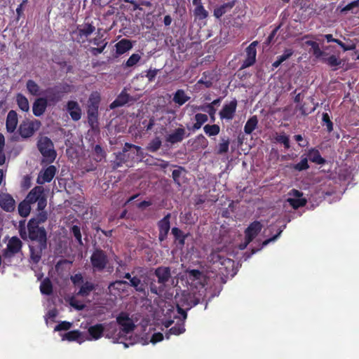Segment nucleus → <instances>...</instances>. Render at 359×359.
Instances as JSON below:
<instances>
[{
  "label": "nucleus",
  "mask_w": 359,
  "mask_h": 359,
  "mask_svg": "<svg viewBox=\"0 0 359 359\" xmlns=\"http://www.w3.org/2000/svg\"><path fill=\"white\" fill-rule=\"evenodd\" d=\"M175 269H172L170 266H160L154 269V274L157 280L151 279L149 283V287L151 293L159 297L163 296L171 287L176 289L177 294L178 291H181V287L178 285V279L182 280L184 276L181 277H172V274H175Z\"/></svg>",
  "instance_id": "obj_1"
},
{
  "label": "nucleus",
  "mask_w": 359,
  "mask_h": 359,
  "mask_svg": "<svg viewBox=\"0 0 359 359\" xmlns=\"http://www.w3.org/2000/svg\"><path fill=\"white\" fill-rule=\"evenodd\" d=\"M138 319L134 320L129 318V316H116V320L104 324V336L106 338L111 339L114 343H123L125 347H128L126 343L123 340L126 339L128 334L133 332Z\"/></svg>",
  "instance_id": "obj_2"
},
{
  "label": "nucleus",
  "mask_w": 359,
  "mask_h": 359,
  "mask_svg": "<svg viewBox=\"0 0 359 359\" xmlns=\"http://www.w3.org/2000/svg\"><path fill=\"white\" fill-rule=\"evenodd\" d=\"M32 223V221H29L27 224V239L31 241L29 245L30 259L37 264L47 249V232L44 227L33 226Z\"/></svg>",
  "instance_id": "obj_3"
},
{
  "label": "nucleus",
  "mask_w": 359,
  "mask_h": 359,
  "mask_svg": "<svg viewBox=\"0 0 359 359\" xmlns=\"http://www.w3.org/2000/svg\"><path fill=\"white\" fill-rule=\"evenodd\" d=\"M186 279L189 287L187 290H183V292H187L188 299L190 302L184 303L182 305L177 304V309L179 314H187V312L193 306L196 305L199 301L200 297H196L197 285H199L201 289L204 287L202 281L204 280V276L202 271L198 269H187L186 271Z\"/></svg>",
  "instance_id": "obj_4"
},
{
  "label": "nucleus",
  "mask_w": 359,
  "mask_h": 359,
  "mask_svg": "<svg viewBox=\"0 0 359 359\" xmlns=\"http://www.w3.org/2000/svg\"><path fill=\"white\" fill-rule=\"evenodd\" d=\"M140 317H142L141 319V321L140 323H137L138 326L141 327V330L143 332H145L147 331V326L149 325V331L148 332L145 333V336L142 337V339H144V344H148L149 342L156 344L158 342H160L163 340L164 336L163 334L158 332H154L150 337L149 333L151 331H154L155 328L153 327L152 325L150 324L151 319L149 318V316H139Z\"/></svg>",
  "instance_id": "obj_5"
},
{
  "label": "nucleus",
  "mask_w": 359,
  "mask_h": 359,
  "mask_svg": "<svg viewBox=\"0 0 359 359\" xmlns=\"http://www.w3.org/2000/svg\"><path fill=\"white\" fill-rule=\"evenodd\" d=\"M37 148L44 157L43 162L46 161L48 163H51L55 161L57 152L54 149L53 142L49 137L46 136L40 137L37 142Z\"/></svg>",
  "instance_id": "obj_6"
},
{
  "label": "nucleus",
  "mask_w": 359,
  "mask_h": 359,
  "mask_svg": "<svg viewBox=\"0 0 359 359\" xmlns=\"http://www.w3.org/2000/svg\"><path fill=\"white\" fill-rule=\"evenodd\" d=\"M210 261L216 265L223 275L228 276L233 271L234 262L229 258H226L219 252H212L209 256Z\"/></svg>",
  "instance_id": "obj_7"
},
{
  "label": "nucleus",
  "mask_w": 359,
  "mask_h": 359,
  "mask_svg": "<svg viewBox=\"0 0 359 359\" xmlns=\"http://www.w3.org/2000/svg\"><path fill=\"white\" fill-rule=\"evenodd\" d=\"M25 198L31 204L37 203V210H43L47 205V196L42 186L34 187Z\"/></svg>",
  "instance_id": "obj_8"
},
{
  "label": "nucleus",
  "mask_w": 359,
  "mask_h": 359,
  "mask_svg": "<svg viewBox=\"0 0 359 359\" xmlns=\"http://www.w3.org/2000/svg\"><path fill=\"white\" fill-rule=\"evenodd\" d=\"M100 102V96L92 94L88 101V122L92 128L98 124V108Z\"/></svg>",
  "instance_id": "obj_9"
},
{
  "label": "nucleus",
  "mask_w": 359,
  "mask_h": 359,
  "mask_svg": "<svg viewBox=\"0 0 359 359\" xmlns=\"http://www.w3.org/2000/svg\"><path fill=\"white\" fill-rule=\"evenodd\" d=\"M41 126V123L39 120H25L20 124L18 132L23 140L28 139L39 130Z\"/></svg>",
  "instance_id": "obj_10"
},
{
  "label": "nucleus",
  "mask_w": 359,
  "mask_h": 359,
  "mask_svg": "<svg viewBox=\"0 0 359 359\" xmlns=\"http://www.w3.org/2000/svg\"><path fill=\"white\" fill-rule=\"evenodd\" d=\"M90 262L95 271H102L106 268L109 260L106 252L96 248L90 256Z\"/></svg>",
  "instance_id": "obj_11"
},
{
  "label": "nucleus",
  "mask_w": 359,
  "mask_h": 359,
  "mask_svg": "<svg viewBox=\"0 0 359 359\" xmlns=\"http://www.w3.org/2000/svg\"><path fill=\"white\" fill-rule=\"evenodd\" d=\"M22 246V243L20 238L16 236L12 237L9 240L6 248L3 250L4 257L8 259L12 258L21 250Z\"/></svg>",
  "instance_id": "obj_12"
},
{
  "label": "nucleus",
  "mask_w": 359,
  "mask_h": 359,
  "mask_svg": "<svg viewBox=\"0 0 359 359\" xmlns=\"http://www.w3.org/2000/svg\"><path fill=\"white\" fill-rule=\"evenodd\" d=\"M137 99L128 94L124 89L109 105L110 109H113L117 107H123L126 104H132L136 102Z\"/></svg>",
  "instance_id": "obj_13"
},
{
  "label": "nucleus",
  "mask_w": 359,
  "mask_h": 359,
  "mask_svg": "<svg viewBox=\"0 0 359 359\" xmlns=\"http://www.w3.org/2000/svg\"><path fill=\"white\" fill-rule=\"evenodd\" d=\"M149 280L147 276L142 275L140 277L137 276H133L130 281L128 282V285L134 287L136 291L145 294L147 286H149Z\"/></svg>",
  "instance_id": "obj_14"
},
{
  "label": "nucleus",
  "mask_w": 359,
  "mask_h": 359,
  "mask_svg": "<svg viewBox=\"0 0 359 359\" xmlns=\"http://www.w3.org/2000/svg\"><path fill=\"white\" fill-rule=\"evenodd\" d=\"M170 213H168L163 219H161L158 222V227L159 230L158 240L161 242L164 241L167 238L168 232L170 229Z\"/></svg>",
  "instance_id": "obj_15"
},
{
  "label": "nucleus",
  "mask_w": 359,
  "mask_h": 359,
  "mask_svg": "<svg viewBox=\"0 0 359 359\" xmlns=\"http://www.w3.org/2000/svg\"><path fill=\"white\" fill-rule=\"evenodd\" d=\"M61 337L62 341H76L80 344L87 339V334L78 330L69 331Z\"/></svg>",
  "instance_id": "obj_16"
},
{
  "label": "nucleus",
  "mask_w": 359,
  "mask_h": 359,
  "mask_svg": "<svg viewBox=\"0 0 359 359\" xmlns=\"http://www.w3.org/2000/svg\"><path fill=\"white\" fill-rule=\"evenodd\" d=\"M0 207L7 212H12L15 209V201L7 193H0Z\"/></svg>",
  "instance_id": "obj_17"
},
{
  "label": "nucleus",
  "mask_w": 359,
  "mask_h": 359,
  "mask_svg": "<svg viewBox=\"0 0 359 359\" xmlns=\"http://www.w3.org/2000/svg\"><path fill=\"white\" fill-rule=\"evenodd\" d=\"M56 171L57 169L54 165H49L45 170H41L36 179V183L43 184L46 182H50L53 179Z\"/></svg>",
  "instance_id": "obj_18"
},
{
  "label": "nucleus",
  "mask_w": 359,
  "mask_h": 359,
  "mask_svg": "<svg viewBox=\"0 0 359 359\" xmlns=\"http://www.w3.org/2000/svg\"><path fill=\"white\" fill-rule=\"evenodd\" d=\"M237 107L236 100L231 101L229 104H224L222 109L219 111L221 119L231 120L233 119Z\"/></svg>",
  "instance_id": "obj_19"
},
{
  "label": "nucleus",
  "mask_w": 359,
  "mask_h": 359,
  "mask_svg": "<svg viewBox=\"0 0 359 359\" xmlns=\"http://www.w3.org/2000/svg\"><path fill=\"white\" fill-rule=\"evenodd\" d=\"M104 324L99 323L91 325L88 329V336L86 340H97L104 336Z\"/></svg>",
  "instance_id": "obj_20"
},
{
  "label": "nucleus",
  "mask_w": 359,
  "mask_h": 359,
  "mask_svg": "<svg viewBox=\"0 0 359 359\" xmlns=\"http://www.w3.org/2000/svg\"><path fill=\"white\" fill-rule=\"evenodd\" d=\"M67 111L69 112L72 119L77 121L81 118V109L76 101L70 100L67 103Z\"/></svg>",
  "instance_id": "obj_21"
},
{
  "label": "nucleus",
  "mask_w": 359,
  "mask_h": 359,
  "mask_svg": "<svg viewBox=\"0 0 359 359\" xmlns=\"http://www.w3.org/2000/svg\"><path fill=\"white\" fill-rule=\"evenodd\" d=\"M179 317L180 323H177L174 327H171L165 334V337L167 339H170L171 334L179 335L185 332V328L184 325V322L187 318V316H175V318Z\"/></svg>",
  "instance_id": "obj_22"
},
{
  "label": "nucleus",
  "mask_w": 359,
  "mask_h": 359,
  "mask_svg": "<svg viewBox=\"0 0 359 359\" xmlns=\"http://www.w3.org/2000/svg\"><path fill=\"white\" fill-rule=\"evenodd\" d=\"M186 135L185 129L182 127L176 128L173 133L165 137V141L172 144L181 142Z\"/></svg>",
  "instance_id": "obj_23"
},
{
  "label": "nucleus",
  "mask_w": 359,
  "mask_h": 359,
  "mask_svg": "<svg viewBox=\"0 0 359 359\" xmlns=\"http://www.w3.org/2000/svg\"><path fill=\"white\" fill-rule=\"evenodd\" d=\"M47 100L44 97H39L35 100L32 106V111L34 116H42L48 106Z\"/></svg>",
  "instance_id": "obj_24"
},
{
  "label": "nucleus",
  "mask_w": 359,
  "mask_h": 359,
  "mask_svg": "<svg viewBox=\"0 0 359 359\" xmlns=\"http://www.w3.org/2000/svg\"><path fill=\"white\" fill-rule=\"evenodd\" d=\"M18 123V114L14 110H11L6 117V128L9 133H13L17 128Z\"/></svg>",
  "instance_id": "obj_25"
},
{
  "label": "nucleus",
  "mask_w": 359,
  "mask_h": 359,
  "mask_svg": "<svg viewBox=\"0 0 359 359\" xmlns=\"http://www.w3.org/2000/svg\"><path fill=\"white\" fill-rule=\"evenodd\" d=\"M45 98L47 100V102L52 104L57 103L62 98V96L61 95L55 86L53 87L48 88L45 90Z\"/></svg>",
  "instance_id": "obj_26"
},
{
  "label": "nucleus",
  "mask_w": 359,
  "mask_h": 359,
  "mask_svg": "<svg viewBox=\"0 0 359 359\" xmlns=\"http://www.w3.org/2000/svg\"><path fill=\"white\" fill-rule=\"evenodd\" d=\"M262 225L259 222L255 221L250 224V225L245 230V237L248 238V241H252L255 236L262 230Z\"/></svg>",
  "instance_id": "obj_27"
},
{
  "label": "nucleus",
  "mask_w": 359,
  "mask_h": 359,
  "mask_svg": "<svg viewBox=\"0 0 359 359\" xmlns=\"http://www.w3.org/2000/svg\"><path fill=\"white\" fill-rule=\"evenodd\" d=\"M94 45L97 46L96 48H91V53L94 55H97L103 52L104 49L107 45V41L105 39H102V36L95 37L92 40Z\"/></svg>",
  "instance_id": "obj_28"
},
{
  "label": "nucleus",
  "mask_w": 359,
  "mask_h": 359,
  "mask_svg": "<svg viewBox=\"0 0 359 359\" xmlns=\"http://www.w3.org/2000/svg\"><path fill=\"white\" fill-rule=\"evenodd\" d=\"M283 232V229H279L278 231V233L273 237L269 238V239H266L262 243V246L260 248H258V249H252L251 252H245L243 254V258H244V260L246 261L247 259H248L254 253H255L256 252H257L258 250H259L260 249H262V248H264V246L267 245L269 243H270L271 242H273V241H275L281 234V233Z\"/></svg>",
  "instance_id": "obj_29"
},
{
  "label": "nucleus",
  "mask_w": 359,
  "mask_h": 359,
  "mask_svg": "<svg viewBox=\"0 0 359 359\" xmlns=\"http://www.w3.org/2000/svg\"><path fill=\"white\" fill-rule=\"evenodd\" d=\"M246 55V59L243 61L241 68L249 67L255 62L257 55L256 49H252L251 48L247 47Z\"/></svg>",
  "instance_id": "obj_30"
},
{
  "label": "nucleus",
  "mask_w": 359,
  "mask_h": 359,
  "mask_svg": "<svg viewBox=\"0 0 359 359\" xmlns=\"http://www.w3.org/2000/svg\"><path fill=\"white\" fill-rule=\"evenodd\" d=\"M116 53L122 55L132 48V42L126 39H123L116 44Z\"/></svg>",
  "instance_id": "obj_31"
},
{
  "label": "nucleus",
  "mask_w": 359,
  "mask_h": 359,
  "mask_svg": "<svg viewBox=\"0 0 359 359\" xmlns=\"http://www.w3.org/2000/svg\"><path fill=\"white\" fill-rule=\"evenodd\" d=\"M127 286H129L128 282L126 280H116L109 285V292L112 294L114 290H117L119 292H124L126 290Z\"/></svg>",
  "instance_id": "obj_32"
},
{
  "label": "nucleus",
  "mask_w": 359,
  "mask_h": 359,
  "mask_svg": "<svg viewBox=\"0 0 359 359\" xmlns=\"http://www.w3.org/2000/svg\"><path fill=\"white\" fill-rule=\"evenodd\" d=\"M235 5V1H232L230 2H228L226 4H224L219 6L218 8H216L214 11V15L217 18H219L222 17L224 14H225L227 11H230Z\"/></svg>",
  "instance_id": "obj_33"
},
{
  "label": "nucleus",
  "mask_w": 359,
  "mask_h": 359,
  "mask_svg": "<svg viewBox=\"0 0 359 359\" xmlns=\"http://www.w3.org/2000/svg\"><path fill=\"white\" fill-rule=\"evenodd\" d=\"M190 99V97L187 95L184 90L179 89L177 90L172 98V101L178 104L179 105H183L186 102H187Z\"/></svg>",
  "instance_id": "obj_34"
},
{
  "label": "nucleus",
  "mask_w": 359,
  "mask_h": 359,
  "mask_svg": "<svg viewBox=\"0 0 359 359\" xmlns=\"http://www.w3.org/2000/svg\"><path fill=\"white\" fill-rule=\"evenodd\" d=\"M171 232L174 236L175 241H177L178 245L180 247H183L185 243V239L188 235L184 234V232L177 227H173L171 230Z\"/></svg>",
  "instance_id": "obj_35"
},
{
  "label": "nucleus",
  "mask_w": 359,
  "mask_h": 359,
  "mask_svg": "<svg viewBox=\"0 0 359 359\" xmlns=\"http://www.w3.org/2000/svg\"><path fill=\"white\" fill-rule=\"evenodd\" d=\"M31 203L27 201L26 198L19 203L18 210L19 215L22 217H27L31 211Z\"/></svg>",
  "instance_id": "obj_36"
},
{
  "label": "nucleus",
  "mask_w": 359,
  "mask_h": 359,
  "mask_svg": "<svg viewBox=\"0 0 359 359\" xmlns=\"http://www.w3.org/2000/svg\"><path fill=\"white\" fill-rule=\"evenodd\" d=\"M196 123L191 128H188L189 130L195 131L200 129L202 125L207 122L208 120V117L206 114H196L195 115Z\"/></svg>",
  "instance_id": "obj_37"
},
{
  "label": "nucleus",
  "mask_w": 359,
  "mask_h": 359,
  "mask_svg": "<svg viewBox=\"0 0 359 359\" xmlns=\"http://www.w3.org/2000/svg\"><path fill=\"white\" fill-rule=\"evenodd\" d=\"M78 33L80 37L85 36L88 37L95 30V27L89 23H86L81 27H78Z\"/></svg>",
  "instance_id": "obj_38"
},
{
  "label": "nucleus",
  "mask_w": 359,
  "mask_h": 359,
  "mask_svg": "<svg viewBox=\"0 0 359 359\" xmlns=\"http://www.w3.org/2000/svg\"><path fill=\"white\" fill-rule=\"evenodd\" d=\"M93 290H95L94 284L90 282L86 281L80 285V288L79 290L77 292V294L82 297H86Z\"/></svg>",
  "instance_id": "obj_39"
},
{
  "label": "nucleus",
  "mask_w": 359,
  "mask_h": 359,
  "mask_svg": "<svg viewBox=\"0 0 359 359\" xmlns=\"http://www.w3.org/2000/svg\"><path fill=\"white\" fill-rule=\"evenodd\" d=\"M16 102L19 108L23 111L29 110V104L27 98L22 94L18 93L16 95Z\"/></svg>",
  "instance_id": "obj_40"
},
{
  "label": "nucleus",
  "mask_w": 359,
  "mask_h": 359,
  "mask_svg": "<svg viewBox=\"0 0 359 359\" xmlns=\"http://www.w3.org/2000/svg\"><path fill=\"white\" fill-rule=\"evenodd\" d=\"M221 100L222 97H219L213 100L211 103L205 104V107L208 109L207 112H208L212 122H215V116L216 113V109L214 107V106L219 105L221 102Z\"/></svg>",
  "instance_id": "obj_41"
},
{
  "label": "nucleus",
  "mask_w": 359,
  "mask_h": 359,
  "mask_svg": "<svg viewBox=\"0 0 359 359\" xmlns=\"http://www.w3.org/2000/svg\"><path fill=\"white\" fill-rule=\"evenodd\" d=\"M258 123V118L257 116H252L246 122L244 126V132L246 134H251L252 131L256 128Z\"/></svg>",
  "instance_id": "obj_42"
},
{
  "label": "nucleus",
  "mask_w": 359,
  "mask_h": 359,
  "mask_svg": "<svg viewBox=\"0 0 359 359\" xmlns=\"http://www.w3.org/2000/svg\"><path fill=\"white\" fill-rule=\"evenodd\" d=\"M293 50L291 48H287L284 50L283 55L278 57L277 60L275 61L272 64V67L274 68H277L279 67L284 61L289 59L293 55Z\"/></svg>",
  "instance_id": "obj_43"
},
{
  "label": "nucleus",
  "mask_w": 359,
  "mask_h": 359,
  "mask_svg": "<svg viewBox=\"0 0 359 359\" xmlns=\"http://www.w3.org/2000/svg\"><path fill=\"white\" fill-rule=\"evenodd\" d=\"M40 291L43 294L50 295L53 293V285L48 278H45L41 283Z\"/></svg>",
  "instance_id": "obj_44"
},
{
  "label": "nucleus",
  "mask_w": 359,
  "mask_h": 359,
  "mask_svg": "<svg viewBox=\"0 0 359 359\" xmlns=\"http://www.w3.org/2000/svg\"><path fill=\"white\" fill-rule=\"evenodd\" d=\"M221 142L217 146V153L218 154H224L229 151V146L230 140L227 137H221Z\"/></svg>",
  "instance_id": "obj_45"
},
{
  "label": "nucleus",
  "mask_w": 359,
  "mask_h": 359,
  "mask_svg": "<svg viewBox=\"0 0 359 359\" xmlns=\"http://www.w3.org/2000/svg\"><path fill=\"white\" fill-rule=\"evenodd\" d=\"M26 88L29 93L32 95L37 96L40 95L39 86L32 79H29L27 81Z\"/></svg>",
  "instance_id": "obj_46"
},
{
  "label": "nucleus",
  "mask_w": 359,
  "mask_h": 359,
  "mask_svg": "<svg viewBox=\"0 0 359 359\" xmlns=\"http://www.w3.org/2000/svg\"><path fill=\"white\" fill-rule=\"evenodd\" d=\"M39 212L36 215V216L34 218H32L29 221H32L34 224L33 226H39V224L45 222L48 219V214L46 211L38 210Z\"/></svg>",
  "instance_id": "obj_47"
},
{
  "label": "nucleus",
  "mask_w": 359,
  "mask_h": 359,
  "mask_svg": "<svg viewBox=\"0 0 359 359\" xmlns=\"http://www.w3.org/2000/svg\"><path fill=\"white\" fill-rule=\"evenodd\" d=\"M162 142L159 137H156L150 141L147 146V149L151 152L157 151L161 147Z\"/></svg>",
  "instance_id": "obj_48"
},
{
  "label": "nucleus",
  "mask_w": 359,
  "mask_h": 359,
  "mask_svg": "<svg viewBox=\"0 0 359 359\" xmlns=\"http://www.w3.org/2000/svg\"><path fill=\"white\" fill-rule=\"evenodd\" d=\"M203 130L208 136H215L219 133L220 128L217 124H207L203 127Z\"/></svg>",
  "instance_id": "obj_49"
},
{
  "label": "nucleus",
  "mask_w": 359,
  "mask_h": 359,
  "mask_svg": "<svg viewBox=\"0 0 359 359\" xmlns=\"http://www.w3.org/2000/svg\"><path fill=\"white\" fill-rule=\"evenodd\" d=\"M309 158L311 161L316 163L318 164H323L325 160L320 156V153L318 150L311 149L309 151L308 154Z\"/></svg>",
  "instance_id": "obj_50"
},
{
  "label": "nucleus",
  "mask_w": 359,
  "mask_h": 359,
  "mask_svg": "<svg viewBox=\"0 0 359 359\" xmlns=\"http://www.w3.org/2000/svg\"><path fill=\"white\" fill-rule=\"evenodd\" d=\"M193 144H195V147L196 149H205L208 145V141L203 135L201 134L196 137L193 142Z\"/></svg>",
  "instance_id": "obj_51"
},
{
  "label": "nucleus",
  "mask_w": 359,
  "mask_h": 359,
  "mask_svg": "<svg viewBox=\"0 0 359 359\" xmlns=\"http://www.w3.org/2000/svg\"><path fill=\"white\" fill-rule=\"evenodd\" d=\"M132 149H135L136 151V152H133V156H135V155H136V156H140V157H143L144 156V153H143L142 149V148L140 147L135 145V144H130V143H128V142H126L125 143V144H124V151H129Z\"/></svg>",
  "instance_id": "obj_52"
},
{
  "label": "nucleus",
  "mask_w": 359,
  "mask_h": 359,
  "mask_svg": "<svg viewBox=\"0 0 359 359\" xmlns=\"http://www.w3.org/2000/svg\"><path fill=\"white\" fill-rule=\"evenodd\" d=\"M287 201L294 209L303 207L306 203V200L304 198H288Z\"/></svg>",
  "instance_id": "obj_53"
},
{
  "label": "nucleus",
  "mask_w": 359,
  "mask_h": 359,
  "mask_svg": "<svg viewBox=\"0 0 359 359\" xmlns=\"http://www.w3.org/2000/svg\"><path fill=\"white\" fill-rule=\"evenodd\" d=\"M194 14L200 20L206 18L208 15V13L202 5H197L194 11Z\"/></svg>",
  "instance_id": "obj_54"
},
{
  "label": "nucleus",
  "mask_w": 359,
  "mask_h": 359,
  "mask_svg": "<svg viewBox=\"0 0 359 359\" xmlns=\"http://www.w3.org/2000/svg\"><path fill=\"white\" fill-rule=\"evenodd\" d=\"M71 232L75 237L76 240L78 241L79 245L83 246V243L81 239V229L80 227L77 225H74L71 228Z\"/></svg>",
  "instance_id": "obj_55"
},
{
  "label": "nucleus",
  "mask_w": 359,
  "mask_h": 359,
  "mask_svg": "<svg viewBox=\"0 0 359 359\" xmlns=\"http://www.w3.org/2000/svg\"><path fill=\"white\" fill-rule=\"evenodd\" d=\"M182 172H185V169L182 166H178V169L174 170L172 173V179L175 183L177 184L178 186L181 185L180 177Z\"/></svg>",
  "instance_id": "obj_56"
},
{
  "label": "nucleus",
  "mask_w": 359,
  "mask_h": 359,
  "mask_svg": "<svg viewBox=\"0 0 359 359\" xmlns=\"http://www.w3.org/2000/svg\"><path fill=\"white\" fill-rule=\"evenodd\" d=\"M323 126H327V129L328 132H331L333 130V123L330 120V116L327 113H323L322 117Z\"/></svg>",
  "instance_id": "obj_57"
},
{
  "label": "nucleus",
  "mask_w": 359,
  "mask_h": 359,
  "mask_svg": "<svg viewBox=\"0 0 359 359\" xmlns=\"http://www.w3.org/2000/svg\"><path fill=\"white\" fill-rule=\"evenodd\" d=\"M55 86L62 97L64 94L69 93L72 90V86L67 83H60Z\"/></svg>",
  "instance_id": "obj_58"
},
{
  "label": "nucleus",
  "mask_w": 359,
  "mask_h": 359,
  "mask_svg": "<svg viewBox=\"0 0 359 359\" xmlns=\"http://www.w3.org/2000/svg\"><path fill=\"white\" fill-rule=\"evenodd\" d=\"M128 151H124V147L123 148L122 151L118 153L116 155L118 156V160H120L121 162H123L124 163H127L130 158H134V156H131L130 154H127Z\"/></svg>",
  "instance_id": "obj_59"
},
{
  "label": "nucleus",
  "mask_w": 359,
  "mask_h": 359,
  "mask_svg": "<svg viewBox=\"0 0 359 359\" xmlns=\"http://www.w3.org/2000/svg\"><path fill=\"white\" fill-rule=\"evenodd\" d=\"M140 58L141 57L139 54H133L126 61V66L128 67L134 66L139 62Z\"/></svg>",
  "instance_id": "obj_60"
},
{
  "label": "nucleus",
  "mask_w": 359,
  "mask_h": 359,
  "mask_svg": "<svg viewBox=\"0 0 359 359\" xmlns=\"http://www.w3.org/2000/svg\"><path fill=\"white\" fill-rule=\"evenodd\" d=\"M276 140L278 142L283 144L286 149L290 148V140L288 136H287L285 134L283 133L278 135L276 137Z\"/></svg>",
  "instance_id": "obj_61"
},
{
  "label": "nucleus",
  "mask_w": 359,
  "mask_h": 359,
  "mask_svg": "<svg viewBox=\"0 0 359 359\" xmlns=\"http://www.w3.org/2000/svg\"><path fill=\"white\" fill-rule=\"evenodd\" d=\"M312 53L316 57H320L323 56L327 55L328 53H327L326 50H321L319 46V44L317 43L313 46L312 48H311Z\"/></svg>",
  "instance_id": "obj_62"
},
{
  "label": "nucleus",
  "mask_w": 359,
  "mask_h": 359,
  "mask_svg": "<svg viewBox=\"0 0 359 359\" xmlns=\"http://www.w3.org/2000/svg\"><path fill=\"white\" fill-rule=\"evenodd\" d=\"M72 326V323L67 321H62L58 323L55 327V331L69 330Z\"/></svg>",
  "instance_id": "obj_63"
},
{
  "label": "nucleus",
  "mask_w": 359,
  "mask_h": 359,
  "mask_svg": "<svg viewBox=\"0 0 359 359\" xmlns=\"http://www.w3.org/2000/svg\"><path fill=\"white\" fill-rule=\"evenodd\" d=\"M27 233L25 227V220H21L19 222V233L23 240H27Z\"/></svg>",
  "instance_id": "obj_64"
}]
</instances>
